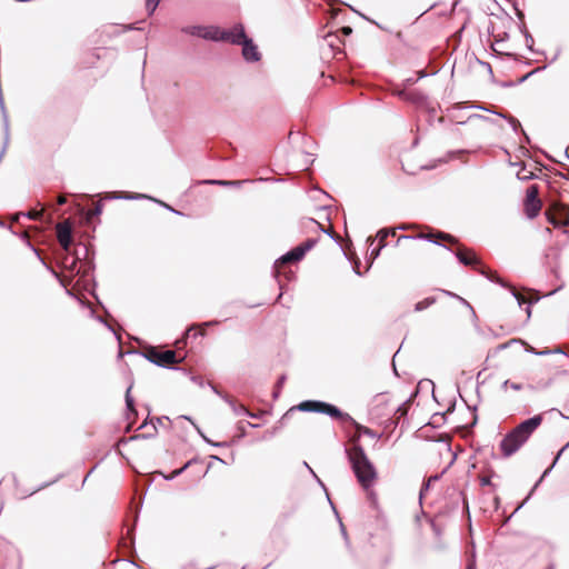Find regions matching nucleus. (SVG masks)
Wrapping results in <instances>:
<instances>
[{
    "mask_svg": "<svg viewBox=\"0 0 569 569\" xmlns=\"http://www.w3.org/2000/svg\"><path fill=\"white\" fill-rule=\"evenodd\" d=\"M396 229H381L378 231L377 237L379 238L380 243H386L385 240L389 236H395Z\"/></svg>",
    "mask_w": 569,
    "mask_h": 569,
    "instance_id": "4be33fe9",
    "label": "nucleus"
},
{
    "mask_svg": "<svg viewBox=\"0 0 569 569\" xmlns=\"http://www.w3.org/2000/svg\"><path fill=\"white\" fill-rule=\"evenodd\" d=\"M66 202H67V199H66V197H64V196H60V197H58V199H57V206H62V204H64Z\"/></svg>",
    "mask_w": 569,
    "mask_h": 569,
    "instance_id": "58836bf2",
    "label": "nucleus"
},
{
    "mask_svg": "<svg viewBox=\"0 0 569 569\" xmlns=\"http://www.w3.org/2000/svg\"><path fill=\"white\" fill-rule=\"evenodd\" d=\"M213 322H206L204 326H210L212 325Z\"/></svg>",
    "mask_w": 569,
    "mask_h": 569,
    "instance_id": "69168bd1",
    "label": "nucleus"
},
{
    "mask_svg": "<svg viewBox=\"0 0 569 569\" xmlns=\"http://www.w3.org/2000/svg\"><path fill=\"white\" fill-rule=\"evenodd\" d=\"M355 272L356 274L361 276L360 271L358 270V264L355 267Z\"/></svg>",
    "mask_w": 569,
    "mask_h": 569,
    "instance_id": "864d4df0",
    "label": "nucleus"
},
{
    "mask_svg": "<svg viewBox=\"0 0 569 569\" xmlns=\"http://www.w3.org/2000/svg\"><path fill=\"white\" fill-rule=\"evenodd\" d=\"M190 465H191V461H188L181 468L173 470L170 476L166 477V479L167 480L174 479L176 477L180 476Z\"/></svg>",
    "mask_w": 569,
    "mask_h": 569,
    "instance_id": "393cba45",
    "label": "nucleus"
},
{
    "mask_svg": "<svg viewBox=\"0 0 569 569\" xmlns=\"http://www.w3.org/2000/svg\"><path fill=\"white\" fill-rule=\"evenodd\" d=\"M199 433L201 435V437L203 438V440L212 446H216V447H224L227 443L226 442H213L211 441L210 439H208L199 429H198Z\"/></svg>",
    "mask_w": 569,
    "mask_h": 569,
    "instance_id": "473e14b6",
    "label": "nucleus"
},
{
    "mask_svg": "<svg viewBox=\"0 0 569 569\" xmlns=\"http://www.w3.org/2000/svg\"><path fill=\"white\" fill-rule=\"evenodd\" d=\"M550 223H552L555 227L559 226H569V217L565 218L563 220H558L556 218L549 219Z\"/></svg>",
    "mask_w": 569,
    "mask_h": 569,
    "instance_id": "cd10ccee",
    "label": "nucleus"
},
{
    "mask_svg": "<svg viewBox=\"0 0 569 569\" xmlns=\"http://www.w3.org/2000/svg\"><path fill=\"white\" fill-rule=\"evenodd\" d=\"M425 76H426V73H425L423 71H421V72H420V77L422 78V77H425Z\"/></svg>",
    "mask_w": 569,
    "mask_h": 569,
    "instance_id": "e2e57ef3",
    "label": "nucleus"
},
{
    "mask_svg": "<svg viewBox=\"0 0 569 569\" xmlns=\"http://www.w3.org/2000/svg\"><path fill=\"white\" fill-rule=\"evenodd\" d=\"M214 26H190L182 28V32L212 41Z\"/></svg>",
    "mask_w": 569,
    "mask_h": 569,
    "instance_id": "f8f14e48",
    "label": "nucleus"
},
{
    "mask_svg": "<svg viewBox=\"0 0 569 569\" xmlns=\"http://www.w3.org/2000/svg\"><path fill=\"white\" fill-rule=\"evenodd\" d=\"M167 208H168L169 210H171L173 213H177V214H179V213H180L179 211H177V210L172 209V208H171V207H169V206H167Z\"/></svg>",
    "mask_w": 569,
    "mask_h": 569,
    "instance_id": "603ef678",
    "label": "nucleus"
},
{
    "mask_svg": "<svg viewBox=\"0 0 569 569\" xmlns=\"http://www.w3.org/2000/svg\"><path fill=\"white\" fill-rule=\"evenodd\" d=\"M143 357L162 368H173L176 363L182 361V358H178L176 351L173 350H159L156 347H149L143 351Z\"/></svg>",
    "mask_w": 569,
    "mask_h": 569,
    "instance_id": "20e7f679",
    "label": "nucleus"
},
{
    "mask_svg": "<svg viewBox=\"0 0 569 569\" xmlns=\"http://www.w3.org/2000/svg\"><path fill=\"white\" fill-rule=\"evenodd\" d=\"M461 301H462L463 303H466V305H468V306H469V303L466 301V299H462V298H461Z\"/></svg>",
    "mask_w": 569,
    "mask_h": 569,
    "instance_id": "0e129e2a",
    "label": "nucleus"
},
{
    "mask_svg": "<svg viewBox=\"0 0 569 569\" xmlns=\"http://www.w3.org/2000/svg\"><path fill=\"white\" fill-rule=\"evenodd\" d=\"M20 238H21L22 240H24V241L27 242V244L32 249V251H33V252H34V253L40 258V252H39V250H38L37 248H34V247L30 243V241H29V237H28V233H27V232H22V233L20 234Z\"/></svg>",
    "mask_w": 569,
    "mask_h": 569,
    "instance_id": "c85d7f7f",
    "label": "nucleus"
},
{
    "mask_svg": "<svg viewBox=\"0 0 569 569\" xmlns=\"http://www.w3.org/2000/svg\"><path fill=\"white\" fill-rule=\"evenodd\" d=\"M316 243V239H307L303 243L297 246L296 248L288 251L286 254L281 256L274 262V271L279 273L280 268L283 264L300 261L305 257V254L315 247Z\"/></svg>",
    "mask_w": 569,
    "mask_h": 569,
    "instance_id": "423d86ee",
    "label": "nucleus"
},
{
    "mask_svg": "<svg viewBox=\"0 0 569 569\" xmlns=\"http://www.w3.org/2000/svg\"><path fill=\"white\" fill-rule=\"evenodd\" d=\"M480 485H481V486H489V485H491V482H490V478H489V477H482V478L480 479Z\"/></svg>",
    "mask_w": 569,
    "mask_h": 569,
    "instance_id": "4c0bfd02",
    "label": "nucleus"
},
{
    "mask_svg": "<svg viewBox=\"0 0 569 569\" xmlns=\"http://www.w3.org/2000/svg\"><path fill=\"white\" fill-rule=\"evenodd\" d=\"M467 569H476V562H475V560H471V561H469V562H468V565H467Z\"/></svg>",
    "mask_w": 569,
    "mask_h": 569,
    "instance_id": "79ce46f5",
    "label": "nucleus"
},
{
    "mask_svg": "<svg viewBox=\"0 0 569 569\" xmlns=\"http://www.w3.org/2000/svg\"><path fill=\"white\" fill-rule=\"evenodd\" d=\"M196 328V326H191L187 331H186V337L188 338L190 336V332Z\"/></svg>",
    "mask_w": 569,
    "mask_h": 569,
    "instance_id": "a18cd8bd",
    "label": "nucleus"
},
{
    "mask_svg": "<svg viewBox=\"0 0 569 569\" xmlns=\"http://www.w3.org/2000/svg\"><path fill=\"white\" fill-rule=\"evenodd\" d=\"M300 411L306 412H318L328 415L331 418L341 419L343 421H353L352 417L348 413L342 412L338 407L318 400L302 401L297 407Z\"/></svg>",
    "mask_w": 569,
    "mask_h": 569,
    "instance_id": "7ed1b4c3",
    "label": "nucleus"
},
{
    "mask_svg": "<svg viewBox=\"0 0 569 569\" xmlns=\"http://www.w3.org/2000/svg\"><path fill=\"white\" fill-rule=\"evenodd\" d=\"M526 40H527L528 44H531V42H533V38H531V36H529V34L526 36Z\"/></svg>",
    "mask_w": 569,
    "mask_h": 569,
    "instance_id": "49530a36",
    "label": "nucleus"
},
{
    "mask_svg": "<svg viewBox=\"0 0 569 569\" xmlns=\"http://www.w3.org/2000/svg\"><path fill=\"white\" fill-rule=\"evenodd\" d=\"M566 154H568V150L566 151ZM569 158V156H567Z\"/></svg>",
    "mask_w": 569,
    "mask_h": 569,
    "instance_id": "338daca9",
    "label": "nucleus"
},
{
    "mask_svg": "<svg viewBox=\"0 0 569 569\" xmlns=\"http://www.w3.org/2000/svg\"><path fill=\"white\" fill-rule=\"evenodd\" d=\"M248 426H249V427H251V428H258V427H259V425H257V423H251V422H248Z\"/></svg>",
    "mask_w": 569,
    "mask_h": 569,
    "instance_id": "8fccbe9b",
    "label": "nucleus"
},
{
    "mask_svg": "<svg viewBox=\"0 0 569 569\" xmlns=\"http://www.w3.org/2000/svg\"><path fill=\"white\" fill-rule=\"evenodd\" d=\"M468 107H469V108H473V109H480V110L489 111V112H492V113H495V114H497V116H499V117H501V118H503V119L508 120V122L510 123V126L512 127V129H513L515 131H517V130L521 127V124H520V122L518 121V119H516V118H513V117H511V116H506V114H503V113H500V112H497V111H492V110H490V109H488V108H486V107H483V106H480V104H475V103H473V104H470V106H468Z\"/></svg>",
    "mask_w": 569,
    "mask_h": 569,
    "instance_id": "2eb2a0df",
    "label": "nucleus"
},
{
    "mask_svg": "<svg viewBox=\"0 0 569 569\" xmlns=\"http://www.w3.org/2000/svg\"><path fill=\"white\" fill-rule=\"evenodd\" d=\"M284 381H286V376L284 375L280 376L276 383V389L273 391V398H278L280 389L282 388Z\"/></svg>",
    "mask_w": 569,
    "mask_h": 569,
    "instance_id": "a878e982",
    "label": "nucleus"
},
{
    "mask_svg": "<svg viewBox=\"0 0 569 569\" xmlns=\"http://www.w3.org/2000/svg\"><path fill=\"white\" fill-rule=\"evenodd\" d=\"M435 302H436L435 297H427L423 300H421L415 305V311L420 312V311L429 308L430 306H432Z\"/></svg>",
    "mask_w": 569,
    "mask_h": 569,
    "instance_id": "a211bd4d",
    "label": "nucleus"
},
{
    "mask_svg": "<svg viewBox=\"0 0 569 569\" xmlns=\"http://www.w3.org/2000/svg\"><path fill=\"white\" fill-rule=\"evenodd\" d=\"M161 0H146V9L149 16L153 14Z\"/></svg>",
    "mask_w": 569,
    "mask_h": 569,
    "instance_id": "b1692460",
    "label": "nucleus"
},
{
    "mask_svg": "<svg viewBox=\"0 0 569 569\" xmlns=\"http://www.w3.org/2000/svg\"><path fill=\"white\" fill-rule=\"evenodd\" d=\"M455 256L457 257L459 262L465 266H473L479 262L477 257L472 253V251L463 249V248H459L455 252Z\"/></svg>",
    "mask_w": 569,
    "mask_h": 569,
    "instance_id": "4468645a",
    "label": "nucleus"
},
{
    "mask_svg": "<svg viewBox=\"0 0 569 569\" xmlns=\"http://www.w3.org/2000/svg\"><path fill=\"white\" fill-rule=\"evenodd\" d=\"M239 46L242 47L241 53L247 62H257L260 60L261 54L251 38L246 36L243 42H241Z\"/></svg>",
    "mask_w": 569,
    "mask_h": 569,
    "instance_id": "9b49d317",
    "label": "nucleus"
},
{
    "mask_svg": "<svg viewBox=\"0 0 569 569\" xmlns=\"http://www.w3.org/2000/svg\"><path fill=\"white\" fill-rule=\"evenodd\" d=\"M292 410H293V408H292V409H290L288 412H286L284 417L289 416V413H290Z\"/></svg>",
    "mask_w": 569,
    "mask_h": 569,
    "instance_id": "680f3d73",
    "label": "nucleus"
},
{
    "mask_svg": "<svg viewBox=\"0 0 569 569\" xmlns=\"http://www.w3.org/2000/svg\"><path fill=\"white\" fill-rule=\"evenodd\" d=\"M526 313H527V318L529 319L531 317V308H530V306H527Z\"/></svg>",
    "mask_w": 569,
    "mask_h": 569,
    "instance_id": "c03bdc74",
    "label": "nucleus"
},
{
    "mask_svg": "<svg viewBox=\"0 0 569 569\" xmlns=\"http://www.w3.org/2000/svg\"><path fill=\"white\" fill-rule=\"evenodd\" d=\"M443 472H445V471H442V472H441V473H439V475H433V476L429 477V478L423 482V485H422V487H421V489H420V492H419V497H420V499H422V497H423L425 492L429 489V487H430L431 482L438 481V480L441 478V476H442V473H443Z\"/></svg>",
    "mask_w": 569,
    "mask_h": 569,
    "instance_id": "6ab92c4d",
    "label": "nucleus"
},
{
    "mask_svg": "<svg viewBox=\"0 0 569 569\" xmlns=\"http://www.w3.org/2000/svg\"><path fill=\"white\" fill-rule=\"evenodd\" d=\"M345 31H346V33H349V32H351V28L347 27V28H345Z\"/></svg>",
    "mask_w": 569,
    "mask_h": 569,
    "instance_id": "6e6d98bb",
    "label": "nucleus"
},
{
    "mask_svg": "<svg viewBox=\"0 0 569 569\" xmlns=\"http://www.w3.org/2000/svg\"><path fill=\"white\" fill-rule=\"evenodd\" d=\"M479 272L485 276L487 279H489L490 281L492 282H496L498 284H500L501 287L503 288H509L510 291H511V295L515 297V299L517 300L519 307H522L523 303H527V300L525 299L523 296H521L515 288H512L511 286H509L507 282H505L499 276H497L495 272L490 271V270H487V269H479Z\"/></svg>",
    "mask_w": 569,
    "mask_h": 569,
    "instance_id": "9d476101",
    "label": "nucleus"
},
{
    "mask_svg": "<svg viewBox=\"0 0 569 569\" xmlns=\"http://www.w3.org/2000/svg\"><path fill=\"white\" fill-rule=\"evenodd\" d=\"M541 422L542 417L538 415L522 421L512 431L507 433L500 442L502 456L508 458L517 452Z\"/></svg>",
    "mask_w": 569,
    "mask_h": 569,
    "instance_id": "f257e3e1",
    "label": "nucleus"
},
{
    "mask_svg": "<svg viewBox=\"0 0 569 569\" xmlns=\"http://www.w3.org/2000/svg\"><path fill=\"white\" fill-rule=\"evenodd\" d=\"M518 178H519V179H522V180H528V179H530L531 177H530V176L520 177V176L518 174Z\"/></svg>",
    "mask_w": 569,
    "mask_h": 569,
    "instance_id": "3c124183",
    "label": "nucleus"
},
{
    "mask_svg": "<svg viewBox=\"0 0 569 569\" xmlns=\"http://www.w3.org/2000/svg\"><path fill=\"white\" fill-rule=\"evenodd\" d=\"M239 428L241 429V435L240 436L243 437L244 436V429H242L241 427H239Z\"/></svg>",
    "mask_w": 569,
    "mask_h": 569,
    "instance_id": "052dcab7",
    "label": "nucleus"
},
{
    "mask_svg": "<svg viewBox=\"0 0 569 569\" xmlns=\"http://www.w3.org/2000/svg\"><path fill=\"white\" fill-rule=\"evenodd\" d=\"M550 351L549 350H545V351H538V352H535L536 355H539V356H542V355H548Z\"/></svg>",
    "mask_w": 569,
    "mask_h": 569,
    "instance_id": "09e8293b",
    "label": "nucleus"
},
{
    "mask_svg": "<svg viewBox=\"0 0 569 569\" xmlns=\"http://www.w3.org/2000/svg\"><path fill=\"white\" fill-rule=\"evenodd\" d=\"M473 119H479V120H482V121H487V122H490V123H495V120L490 117H487V116H482V114H478V113H473V114H470L468 117V121H471Z\"/></svg>",
    "mask_w": 569,
    "mask_h": 569,
    "instance_id": "bb28decb",
    "label": "nucleus"
},
{
    "mask_svg": "<svg viewBox=\"0 0 569 569\" xmlns=\"http://www.w3.org/2000/svg\"><path fill=\"white\" fill-rule=\"evenodd\" d=\"M244 182H247V180H213L212 179V180H204L201 183L217 184V186H222V187H240Z\"/></svg>",
    "mask_w": 569,
    "mask_h": 569,
    "instance_id": "dca6fc26",
    "label": "nucleus"
},
{
    "mask_svg": "<svg viewBox=\"0 0 569 569\" xmlns=\"http://www.w3.org/2000/svg\"><path fill=\"white\" fill-rule=\"evenodd\" d=\"M211 388L214 393L220 396L230 406L231 410L236 416L251 415V411H249L243 405L238 403L233 398L229 397L228 395L221 393L214 386H212Z\"/></svg>",
    "mask_w": 569,
    "mask_h": 569,
    "instance_id": "ddd939ff",
    "label": "nucleus"
},
{
    "mask_svg": "<svg viewBox=\"0 0 569 569\" xmlns=\"http://www.w3.org/2000/svg\"><path fill=\"white\" fill-rule=\"evenodd\" d=\"M57 238L60 246L68 251L72 244V224L69 220H64L56 226Z\"/></svg>",
    "mask_w": 569,
    "mask_h": 569,
    "instance_id": "1a4fd4ad",
    "label": "nucleus"
},
{
    "mask_svg": "<svg viewBox=\"0 0 569 569\" xmlns=\"http://www.w3.org/2000/svg\"><path fill=\"white\" fill-rule=\"evenodd\" d=\"M340 529H341V533L342 536L345 537V539H347V531H346V528L343 526V523L340 521Z\"/></svg>",
    "mask_w": 569,
    "mask_h": 569,
    "instance_id": "a19ab883",
    "label": "nucleus"
},
{
    "mask_svg": "<svg viewBox=\"0 0 569 569\" xmlns=\"http://www.w3.org/2000/svg\"><path fill=\"white\" fill-rule=\"evenodd\" d=\"M350 422L355 425L356 430H357L359 436L360 435H366V436H368L370 438H376L377 437V433L373 430H371L370 428L361 426V425L357 423L355 420L350 421Z\"/></svg>",
    "mask_w": 569,
    "mask_h": 569,
    "instance_id": "aec40b11",
    "label": "nucleus"
},
{
    "mask_svg": "<svg viewBox=\"0 0 569 569\" xmlns=\"http://www.w3.org/2000/svg\"><path fill=\"white\" fill-rule=\"evenodd\" d=\"M563 449H565V448H562V449L559 451V453H558V455H557V457L555 458V460H553L552 465H551L547 470H545V471H543V475L541 476V478H540V480L537 482V485H538V483L543 479V477H546V476L550 472V470L552 469V467H553V466L556 465V462L558 461L559 456L561 455V452L563 451Z\"/></svg>",
    "mask_w": 569,
    "mask_h": 569,
    "instance_id": "2f4dec72",
    "label": "nucleus"
},
{
    "mask_svg": "<svg viewBox=\"0 0 569 569\" xmlns=\"http://www.w3.org/2000/svg\"><path fill=\"white\" fill-rule=\"evenodd\" d=\"M386 246V243H379V247L373 249L370 253V258H371V262L372 263V260H375L379 254H380V251L381 249ZM371 264H369L370 267Z\"/></svg>",
    "mask_w": 569,
    "mask_h": 569,
    "instance_id": "7c9ffc66",
    "label": "nucleus"
},
{
    "mask_svg": "<svg viewBox=\"0 0 569 569\" xmlns=\"http://www.w3.org/2000/svg\"><path fill=\"white\" fill-rule=\"evenodd\" d=\"M0 227L4 228V227H7V224L0 220Z\"/></svg>",
    "mask_w": 569,
    "mask_h": 569,
    "instance_id": "4d7b16f0",
    "label": "nucleus"
},
{
    "mask_svg": "<svg viewBox=\"0 0 569 569\" xmlns=\"http://www.w3.org/2000/svg\"><path fill=\"white\" fill-rule=\"evenodd\" d=\"M526 40H527L528 44H531V42H533V38H531V36H529V34L526 36Z\"/></svg>",
    "mask_w": 569,
    "mask_h": 569,
    "instance_id": "de8ad7c7",
    "label": "nucleus"
},
{
    "mask_svg": "<svg viewBox=\"0 0 569 569\" xmlns=\"http://www.w3.org/2000/svg\"><path fill=\"white\" fill-rule=\"evenodd\" d=\"M107 198L108 199H142V198H148V197L146 194H141V193L112 192V193H109L107 196Z\"/></svg>",
    "mask_w": 569,
    "mask_h": 569,
    "instance_id": "f3484780",
    "label": "nucleus"
},
{
    "mask_svg": "<svg viewBox=\"0 0 569 569\" xmlns=\"http://www.w3.org/2000/svg\"><path fill=\"white\" fill-rule=\"evenodd\" d=\"M211 458H212V459H216V460H219L220 462H223V460H222V459H220V458H219V457H217V456H211Z\"/></svg>",
    "mask_w": 569,
    "mask_h": 569,
    "instance_id": "5fc2aeb1",
    "label": "nucleus"
},
{
    "mask_svg": "<svg viewBox=\"0 0 569 569\" xmlns=\"http://www.w3.org/2000/svg\"><path fill=\"white\" fill-rule=\"evenodd\" d=\"M539 188L537 184H531L526 191L525 212L529 219H533L541 210V201L538 197Z\"/></svg>",
    "mask_w": 569,
    "mask_h": 569,
    "instance_id": "0eeeda50",
    "label": "nucleus"
},
{
    "mask_svg": "<svg viewBox=\"0 0 569 569\" xmlns=\"http://www.w3.org/2000/svg\"><path fill=\"white\" fill-rule=\"evenodd\" d=\"M248 416L251 417V418H257L258 417L256 413H252V412H251V415H248Z\"/></svg>",
    "mask_w": 569,
    "mask_h": 569,
    "instance_id": "bf43d9fd",
    "label": "nucleus"
},
{
    "mask_svg": "<svg viewBox=\"0 0 569 569\" xmlns=\"http://www.w3.org/2000/svg\"><path fill=\"white\" fill-rule=\"evenodd\" d=\"M130 391H131V386L127 389V392H126V406H127L128 411L131 415H137V410L134 408V401L130 395Z\"/></svg>",
    "mask_w": 569,
    "mask_h": 569,
    "instance_id": "412c9836",
    "label": "nucleus"
},
{
    "mask_svg": "<svg viewBox=\"0 0 569 569\" xmlns=\"http://www.w3.org/2000/svg\"><path fill=\"white\" fill-rule=\"evenodd\" d=\"M246 36L247 33L242 23H236L230 29H222L214 26L212 41L228 42L238 46L243 42Z\"/></svg>",
    "mask_w": 569,
    "mask_h": 569,
    "instance_id": "39448f33",
    "label": "nucleus"
},
{
    "mask_svg": "<svg viewBox=\"0 0 569 569\" xmlns=\"http://www.w3.org/2000/svg\"><path fill=\"white\" fill-rule=\"evenodd\" d=\"M407 240V239H423V240H427L429 242H432V243H436V244H440L439 240H445V241H448L450 243H457V239L455 237H452L451 234L449 233H446V232H442V231H437V232H428V233H419L417 236H400L398 238V242L401 241V240Z\"/></svg>",
    "mask_w": 569,
    "mask_h": 569,
    "instance_id": "6e6552de",
    "label": "nucleus"
},
{
    "mask_svg": "<svg viewBox=\"0 0 569 569\" xmlns=\"http://www.w3.org/2000/svg\"><path fill=\"white\" fill-rule=\"evenodd\" d=\"M199 335H200V336H203V335H204V332H202V331H201V332H199ZM197 336H198V332H196V333L193 335V337H197Z\"/></svg>",
    "mask_w": 569,
    "mask_h": 569,
    "instance_id": "13d9d810",
    "label": "nucleus"
},
{
    "mask_svg": "<svg viewBox=\"0 0 569 569\" xmlns=\"http://www.w3.org/2000/svg\"><path fill=\"white\" fill-rule=\"evenodd\" d=\"M102 212V204L99 202L94 206V208L89 212L88 218H92L93 216H99Z\"/></svg>",
    "mask_w": 569,
    "mask_h": 569,
    "instance_id": "c756f323",
    "label": "nucleus"
},
{
    "mask_svg": "<svg viewBox=\"0 0 569 569\" xmlns=\"http://www.w3.org/2000/svg\"><path fill=\"white\" fill-rule=\"evenodd\" d=\"M303 463H305V467H307L310 470V472L313 475V477L318 480V482L321 483L320 479L317 477L315 471L308 466V463L307 462H303Z\"/></svg>",
    "mask_w": 569,
    "mask_h": 569,
    "instance_id": "ea45409f",
    "label": "nucleus"
},
{
    "mask_svg": "<svg viewBox=\"0 0 569 569\" xmlns=\"http://www.w3.org/2000/svg\"><path fill=\"white\" fill-rule=\"evenodd\" d=\"M20 216L28 217L29 219H39L42 216V211L31 210L28 213H18L13 220L18 221Z\"/></svg>",
    "mask_w": 569,
    "mask_h": 569,
    "instance_id": "5701e85b",
    "label": "nucleus"
},
{
    "mask_svg": "<svg viewBox=\"0 0 569 569\" xmlns=\"http://www.w3.org/2000/svg\"><path fill=\"white\" fill-rule=\"evenodd\" d=\"M413 228H417L416 224H400L398 226L397 228H395L396 230H408V229H413Z\"/></svg>",
    "mask_w": 569,
    "mask_h": 569,
    "instance_id": "72a5a7b5",
    "label": "nucleus"
},
{
    "mask_svg": "<svg viewBox=\"0 0 569 569\" xmlns=\"http://www.w3.org/2000/svg\"><path fill=\"white\" fill-rule=\"evenodd\" d=\"M539 70H540V68H537V69H535V70H532V71L528 72V73H527V74H525L522 78H520L519 82H523V81H526V80H527L531 74H533L535 72H537V71H539Z\"/></svg>",
    "mask_w": 569,
    "mask_h": 569,
    "instance_id": "c9c22d12",
    "label": "nucleus"
},
{
    "mask_svg": "<svg viewBox=\"0 0 569 569\" xmlns=\"http://www.w3.org/2000/svg\"><path fill=\"white\" fill-rule=\"evenodd\" d=\"M510 383H511V381L506 380V381H503V383L501 385V388L505 390L506 388L510 387Z\"/></svg>",
    "mask_w": 569,
    "mask_h": 569,
    "instance_id": "37998d69",
    "label": "nucleus"
},
{
    "mask_svg": "<svg viewBox=\"0 0 569 569\" xmlns=\"http://www.w3.org/2000/svg\"><path fill=\"white\" fill-rule=\"evenodd\" d=\"M311 221H312V222H315V223L319 227V229H320L321 231L326 232V233H327V234H329L331 238H333V233H332V231H330V230H326V229H325L320 223L316 222L315 220H311Z\"/></svg>",
    "mask_w": 569,
    "mask_h": 569,
    "instance_id": "e433bc0d",
    "label": "nucleus"
},
{
    "mask_svg": "<svg viewBox=\"0 0 569 569\" xmlns=\"http://www.w3.org/2000/svg\"><path fill=\"white\" fill-rule=\"evenodd\" d=\"M346 452L357 480L363 489H369L377 478L375 466L359 445H353Z\"/></svg>",
    "mask_w": 569,
    "mask_h": 569,
    "instance_id": "f03ea898",
    "label": "nucleus"
},
{
    "mask_svg": "<svg viewBox=\"0 0 569 569\" xmlns=\"http://www.w3.org/2000/svg\"><path fill=\"white\" fill-rule=\"evenodd\" d=\"M509 388H511L515 391H520L522 390L523 386L521 383L511 382Z\"/></svg>",
    "mask_w": 569,
    "mask_h": 569,
    "instance_id": "f704fd0d",
    "label": "nucleus"
}]
</instances>
